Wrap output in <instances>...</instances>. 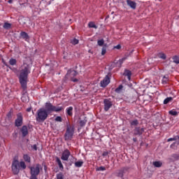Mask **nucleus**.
Returning a JSON list of instances; mask_svg holds the SVG:
<instances>
[{
  "mask_svg": "<svg viewBox=\"0 0 179 179\" xmlns=\"http://www.w3.org/2000/svg\"><path fill=\"white\" fill-rule=\"evenodd\" d=\"M70 76L72 78V76H76V75H78V72H76V71L73 70L71 71H68L66 76Z\"/></svg>",
  "mask_w": 179,
  "mask_h": 179,
  "instance_id": "20",
  "label": "nucleus"
},
{
  "mask_svg": "<svg viewBox=\"0 0 179 179\" xmlns=\"http://www.w3.org/2000/svg\"><path fill=\"white\" fill-rule=\"evenodd\" d=\"M96 171H106V167L104 166H99L96 169Z\"/></svg>",
  "mask_w": 179,
  "mask_h": 179,
  "instance_id": "31",
  "label": "nucleus"
},
{
  "mask_svg": "<svg viewBox=\"0 0 179 179\" xmlns=\"http://www.w3.org/2000/svg\"><path fill=\"white\" fill-rule=\"evenodd\" d=\"M153 166H155V167H162V166H163V163H162V162H154Z\"/></svg>",
  "mask_w": 179,
  "mask_h": 179,
  "instance_id": "23",
  "label": "nucleus"
},
{
  "mask_svg": "<svg viewBox=\"0 0 179 179\" xmlns=\"http://www.w3.org/2000/svg\"><path fill=\"white\" fill-rule=\"evenodd\" d=\"M88 27H90L91 29H97V27L94 22H89Z\"/></svg>",
  "mask_w": 179,
  "mask_h": 179,
  "instance_id": "24",
  "label": "nucleus"
},
{
  "mask_svg": "<svg viewBox=\"0 0 179 179\" xmlns=\"http://www.w3.org/2000/svg\"><path fill=\"white\" fill-rule=\"evenodd\" d=\"M124 169H120V170L116 171L115 174L116 177H120V178H124Z\"/></svg>",
  "mask_w": 179,
  "mask_h": 179,
  "instance_id": "14",
  "label": "nucleus"
},
{
  "mask_svg": "<svg viewBox=\"0 0 179 179\" xmlns=\"http://www.w3.org/2000/svg\"><path fill=\"white\" fill-rule=\"evenodd\" d=\"M73 108L72 106H69L66 109V113L69 117H72L73 115Z\"/></svg>",
  "mask_w": 179,
  "mask_h": 179,
  "instance_id": "16",
  "label": "nucleus"
},
{
  "mask_svg": "<svg viewBox=\"0 0 179 179\" xmlns=\"http://www.w3.org/2000/svg\"><path fill=\"white\" fill-rule=\"evenodd\" d=\"M127 3L128 6H130L131 9H136V3L131 0H127Z\"/></svg>",
  "mask_w": 179,
  "mask_h": 179,
  "instance_id": "13",
  "label": "nucleus"
},
{
  "mask_svg": "<svg viewBox=\"0 0 179 179\" xmlns=\"http://www.w3.org/2000/svg\"><path fill=\"white\" fill-rule=\"evenodd\" d=\"M56 162L59 166V169H60L62 171L64 170V165L62 164V162H61V159H59V157L56 158Z\"/></svg>",
  "mask_w": 179,
  "mask_h": 179,
  "instance_id": "18",
  "label": "nucleus"
},
{
  "mask_svg": "<svg viewBox=\"0 0 179 179\" xmlns=\"http://www.w3.org/2000/svg\"><path fill=\"white\" fill-rule=\"evenodd\" d=\"M106 52H107V48H106V47H103L102 51H101V55H106Z\"/></svg>",
  "mask_w": 179,
  "mask_h": 179,
  "instance_id": "39",
  "label": "nucleus"
},
{
  "mask_svg": "<svg viewBox=\"0 0 179 179\" xmlns=\"http://www.w3.org/2000/svg\"><path fill=\"white\" fill-rule=\"evenodd\" d=\"M13 1L12 0H9L8 1V3H12Z\"/></svg>",
  "mask_w": 179,
  "mask_h": 179,
  "instance_id": "49",
  "label": "nucleus"
},
{
  "mask_svg": "<svg viewBox=\"0 0 179 179\" xmlns=\"http://www.w3.org/2000/svg\"><path fill=\"white\" fill-rule=\"evenodd\" d=\"M71 43L73 44L74 45H76V44H78L79 43V40L74 38L71 41Z\"/></svg>",
  "mask_w": 179,
  "mask_h": 179,
  "instance_id": "38",
  "label": "nucleus"
},
{
  "mask_svg": "<svg viewBox=\"0 0 179 179\" xmlns=\"http://www.w3.org/2000/svg\"><path fill=\"white\" fill-rule=\"evenodd\" d=\"M122 85H120L117 88L115 89V92L116 93H121V90H122Z\"/></svg>",
  "mask_w": 179,
  "mask_h": 179,
  "instance_id": "33",
  "label": "nucleus"
},
{
  "mask_svg": "<svg viewBox=\"0 0 179 179\" xmlns=\"http://www.w3.org/2000/svg\"><path fill=\"white\" fill-rule=\"evenodd\" d=\"M21 100L26 103V101H29V97L24 95L21 97Z\"/></svg>",
  "mask_w": 179,
  "mask_h": 179,
  "instance_id": "34",
  "label": "nucleus"
},
{
  "mask_svg": "<svg viewBox=\"0 0 179 179\" xmlns=\"http://www.w3.org/2000/svg\"><path fill=\"white\" fill-rule=\"evenodd\" d=\"M3 64L6 65V66H8V64L6 62H3Z\"/></svg>",
  "mask_w": 179,
  "mask_h": 179,
  "instance_id": "50",
  "label": "nucleus"
},
{
  "mask_svg": "<svg viewBox=\"0 0 179 179\" xmlns=\"http://www.w3.org/2000/svg\"><path fill=\"white\" fill-rule=\"evenodd\" d=\"M101 87H106L110 83V77L106 76V77L101 81Z\"/></svg>",
  "mask_w": 179,
  "mask_h": 179,
  "instance_id": "10",
  "label": "nucleus"
},
{
  "mask_svg": "<svg viewBox=\"0 0 179 179\" xmlns=\"http://www.w3.org/2000/svg\"><path fill=\"white\" fill-rule=\"evenodd\" d=\"M173 61L174 64H179V57L178 56H174L173 57Z\"/></svg>",
  "mask_w": 179,
  "mask_h": 179,
  "instance_id": "27",
  "label": "nucleus"
},
{
  "mask_svg": "<svg viewBox=\"0 0 179 179\" xmlns=\"http://www.w3.org/2000/svg\"><path fill=\"white\" fill-rule=\"evenodd\" d=\"M75 166H76V167H82V166H83V162L78 161L75 163Z\"/></svg>",
  "mask_w": 179,
  "mask_h": 179,
  "instance_id": "28",
  "label": "nucleus"
},
{
  "mask_svg": "<svg viewBox=\"0 0 179 179\" xmlns=\"http://www.w3.org/2000/svg\"><path fill=\"white\" fill-rule=\"evenodd\" d=\"M63 109L62 107L53 106L52 103L50 102H46L45 104V110L49 115L52 112L59 113V111H62Z\"/></svg>",
  "mask_w": 179,
  "mask_h": 179,
  "instance_id": "4",
  "label": "nucleus"
},
{
  "mask_svg": "<svg viewBox=\"0 0 179 179\" xmlns=\"http://www.w3.org/2000/svg\"><path fill=\"white\" fill-rule=\"evenodd\" d=\"M114 48H115L116 50H120L121 45H117L115 46Z\"/></svg>",
  "mask_w": 179,
  "mask_h": 179,
  "instance_id": "43",
  "label": "nucleus"
},
{
  "mask_svg": "<svg viewBox=\"0 0 179 179\" xmlns=\"http://www.w3.org/2000/svg\"><path fill=\"white\" fill-rule=\"evenodd\" d=\"M73 132H75V129L72 127H67L66 131L65 134V140L71 141L73 136Z\"/></svg>",
  "mask_w": 179,
  "mask_h": 179,
  "instance_id": "6",
  "label": "nucleus"
},
{
  "mask_svg": "<svg viewBox=\"0 0 179 179\" xmlns=\"http://www.w3.org/2000/svg\"><path fill=\"white\" fill-rule=\"evenodd\" d=\"M133 141H134V142H136V138H134Z\"/></svg>",
  "mask_w": 179,
  "mask_h": 179,
  "instance_id": "51",
  "label": "nucleus"
},
{
  "mask_svg": "<svg viewBox=\"0 0 179 179\" xmlns=\"http://www.w3.org/2000/svg\"><path fill=\"white\" fill-rule=\"evenodd\" d=\"M170 101H173V97H167L164 100V104H169Z\"/></svg>",
  "mask_w": 179,
  "mask_h": 179,
  "instance_id": "25",
  "label": "nucleus"
},
{
  "mask_svg": "<svg viewBox=\"0 0 179 179\" xmlns=\"http://www.w3.org/2000/svg\"><path fill=\"white\" fill-rule=\"evenodd\" d=\"M42 167L40 164H37L30 167V173L31 176H38L40 174V170H41Z\"/></svg>",
  "mask_w": 179,
  "mask_h": 179,
  "instance_id": "5",
  "label": "nucleus"
},
{
  "mask_svg": "<svg viewBox=\"0 0 179 179\" xmlns=\"http://www.w3.org/2000/svg\"><path fill=\"white\" fill-rule=\"evenodd\" d=\"M27 113H30V111H31V108H27Z\"/></svg>",
  "mask_w": 179,
  "mask_h": 179,
  "instance_id": "48",
  "label": "nucleus"
},
{
  "mask_svg": "<svg viewBox=\"0 0 179 179\" xmlns=\"http://www.w3.org/2000/svg\"><path fill=\"white\" fill-rule=\"evenodd\" d=\"M123 75L124 76H127V79L131 80V76H132V73L131 71L125 69Z\"/></svg>",
  "mask_w": 179,
  "mask_h": 179,
  "instance_id": "15",
  "label": "nucleus"
},
{
  "mask_svg": "<svg viewBox=\"0 0 179 179\" xmlns=\"http://www.w3.org/2000/svg\"><path fill=\"white\" fill-rule=\"evenodd\" d=\"M20 36L25 41H29L30 40V36H29V34H27V33L25 31H21Z\"/></svg>",
  "mask_w": 179,
  "mask_h": 179,
  "instance_id": "11",
  "label": "nucleus"
},
{
  "mask_svg": "<svg viewBox=\"0 0 179 179\" xmlns=\"http://www.w3.org/2000/svg\"><path fill=\"white\" fill-rule=\"evenodd\" d=\"M71 80H72V82H78L79 80H78L76 78H71Z\"/></svg>",
  "mask_w": 179,
  "mask_h": 179,
  "instance_id": "46",
  "label": "nucleus"
},
{
  "mask_svg": "<svg viewBox=\"0 0 179 179\" xmlns=\"http://www.w3.org/2000/svg\"><path fill=\"white\" fill-rule=\"evenodd\" d=\"M57 179H64V175L62 173L57 174Z\"/></svg>",
  "mask_w": 179,
  "mask_h": 179,
  "instance_id": "37",
  "label": "nucleus"
},
{
  "mask_svg": "<svg viewBox=\"0 0 179 179\" xmlns=\"http://www.w3.org/2000/svg\"><path fill=\"white\" fill-rule=\"evenodd\" d=\"M167 82H169V78L167 77H166V76H164V78L162 79L163 85L167 84Z\"/></svg>",
  "mask_w": 179,
  "mask_h": 179,
  "instance_id": "35",
  "label": "nucleus"
},
{
  "mask_svg": "<svg viewBox=\"0 0 179 179\" xmlns=\"http://www.w3.org/2000/svg\"><path fill=\"white\" fill-rule=\"evenodd\" d=\"M104 110L108 111L113 107V101L110 99H106L103 100Z\"/></svg>",
  "mask_w": 179,
  "mask_h": 179,
  "instance_id": "7",
  "label": "nucleus"
},
{
  "mask_svg": "<svg viewBox=\"0 0 179 179\" xmlns=\"http://www.w3.org/2000/svg\"><path fill=\"white\" fill-rule=\"evenodd\" d=\"M55 121H56V122H62V117L61 116H57Z\"/></svg>",
  "mask_w": 179,
  "mask_h": 179,
  "instance_id": "32",
  "label": "nucleus"
},
{
  "mask_svg": "<svg viewBox=\"0 0 179 179\" xmlns=\"http://www.w3.org/2000/svg\"><path fill=\"white\" fill-rule=\"evenodd\" d=\"M145 132V129L141 127H136L134 129V134L135 135H142Z\"/></svg>",
  "mask_w": 179,
  "mask_h": 179,
  "instance_id": "12",
  "label": "nucleus"
},
{
  "mask_svg": "<svg viewBox=\"0 0 179 179\" xmlns=\"http://www.w3.org/2000/svg\"><path fill=\"white\" fill-rule=\"evenodd\" d=\"M108 155V152H104L102 155L103 156H107Z\"/></svg>",
  "mask_w": 179,
  "mask_h": 179,
  "instance_id": "47",
  "label": "nucleus"
},
{
  "mask_svg": "<svg viewBox=\"0 0 179 179\" xmlns=\"http://www.w3.org/2000/svg\"><path fill=\"white\" fill-rule=\"evenodd\" d=\"M171 115H178V113L176 110H172L169 111Z\"/></svg>",
  "mask_w": 179,
  "mask_h": 179,
  "instance_id": "36",
  "label": "nucleus"
},
{
  "mask_svg": "<svg viewBox=\"0 0 179 179\" xmlns=\"http://www.w3.org/2000/svg\"><path fill=\"white\" fill-rule=\"evenodd\" d=\"M48 112L45 110V108H41L36 112V120L38 122H44L48 118Z\"/></svg>",
  "mask_w": 179,
  "mask_h": 179,
  "instance_id": "2",
  "label": "nucleus"
},
{
  "mask_svg": "<svg viewBox=\"0 0 179 179\" xmlns=\"http://www.w3.org/2000/svg\"><path fill=\"white\" fill-rule=\"evenodd\" d=\"M125 59V58H122L121 59H120L118 62H117V64H120V65H121L122 64V62H124V60Z\"/></svg>",
  "mask_w": 179,
  "mask_h": 179,
  "instance_id": "41",
  "label": "nucleus"
},
{
  "mask_svg": "<svg viewBox=\"0 0 179 179\" xmlns=\"http://www.w3.org/2000/svg\"><path fill=\"white\" fill-rule=\"evenodd\" d=\"M23 124V115L22 113L17 115V119L15 120V127H22Z\"/></svg>",
  "mask_w": 179,
  "mask_h": 179,
  "instance_id": "8",
  "label": "nucleus"
},
{
  "mask_svg": "<svg viewBox=\"0 0 179 179\" xmlns=\"http://www.w3.org/2000/svg\"><path fill=\"white\" fill-rule=\"evenodd\" d=\"M16 62H17L16 59H10L9 60V64L10 65H12V66L16 65Z\"/></svg>",
  "mask_w": 179,
  "mask_h": 179,
  "instance_id": "29",
  "label": "nucleus"
},
{
  "mask_svg": "<svg viewBox=\"0 0 179 179\" xmlns=\"http://www.w3.org/2000/svg\"><path fill=\"white\" fill-rule=\"evenodd\" d=\"M172 157H173V159H178V155H177V154H173Z\"/></svg>",
  "mask_w": 179,
  "mask_h": 179,
  "instance_id": "44",
  "label": "nucleus"
},
{
  "mask_svg": "<svg viewBox=\"0 0 179 179\" xmlns=\"http://www.w3.org/2000/svg\"><path fill=\"white\" fill-rule=\"evenodd\" d=\"M178 139H179V136H175L173 138H170L167 140V142H171L173 141H177Z\"/></svg>",
  "mask_w": 179,
  "mask_h": 179,
  "instance_id": "26",
  "label": "nucleus"
},
{
  "mask_svg": "<svg viewBox=\"0 0 179 179\" xmlns=\"http://www.w3.org/2000/svg\"><path fill=\"white\" fill-rule=\"evenodd\" d=\"M31 148L34 149V150H37V145L34 144L31 145Z\"/></svg>",
  "mask_w": 179,
  "mask_h": 179,
  "instance_id": "42",
  "label": "nucleus"
},
{
  "mask_svg": "<svg viewBox=\"0 0 179 179\" xmlns=\"http://www.w3.org/2000/svg\"><path fill=\"white\" fill-rule=\"evenodd\" d=\"M3 27L6 30H9V29H10L12 27V24L8 23V22H5L3 26Z\"/></svg>",
  "mask_w": 179,
  "mask_h": 179,
  "instance_id": "21",
  "label": "nucleus"
},
{
  "mask_svg": "<svg viewBox=\"0 0 179 179\" xmlns=\"http://www.w3.org/2000/svg\"><path fill=\"white\" fill-rule=\"evenodd\" d=\"M138 120H133L131 122V125H138Z\"/></svg>",
  "mask_w": 179,
  "mask_h": 179,
  "instance_id": "40",
  "label": "nucleus"
},
{
  "mask_svg": "<svg viewBox=\"0 0 179 179\" xmlns=\"http://www.w3.org/2000/svg\"><path fill=\"white\" fill-rule=\"evenodd\" d=\"M30 65L27 63H24L19 71V80L22 89H26L27 87V78L30 73Z\"/></svg>",
  "mask_w": 179,
  "mask_h": 179,
  "instance_id": "1",
  "label": "nucleus"
},
{
  "mask_svg": "<svg viewBox=\"0 0 179 179\" xmlns=\"http://www.w3.org/2000/svg\"><path fill=\"white\" fill-rule=\"evenodd\" d=\"M69 156H71V152L69 151V150H65L62 155V160H64L65 162H67V160L69 159Z\"/></svg>",
  "mask_w": 179,
  "mask_h": 179,
  "instance_id": "9",
  "label": "nucleus"
},
{
  "mask_svg": "<svg viewBox=\"0 0 179 179\" xmlns=\"http://www.w3.org/2000/svg\"><path fill=\"white\" fill-rule=\"evenodd\" d=\"M23 159L24 162H26L27 163H30L31 162V159L30 158V156H29V155L27 154H24L23 155Z\"/></svg>",
  "mask_w": 179,
  "mask_h": 179,
  "instance_id": "19",
  "label": "nucleus"
},
{
  "mask_svg": "<svg viewBox=\"0 0 179 179\" xmlns=\"http://www.w3.org/2000/svg\"><path fill=\"white\" fill-rule=\"evenodd\" d=\"M30 179H37V176L31 175Z\"/></svg>",
  "mask_w": 179,
  "mask_h": 179,
  "instance_id": "45",
  "label": "nucleus"
},
{
  "mask_svg": "<svg viewBox=\"0 0 179 179\" xmlns=\"http://www.w3.org/2000/svg\"><path fill=\"white\" fill-rule=\"evenodd\" d=\"M98 45L100 47L103 46L104 45V39H101L97 41Z\"/></svg>",
  "mask_w": 179,
  "mask_h": 179,
  "instance_id": "30",
  "label": "nucleus"
},
{
  "mask_svg": "<svg viewBox=\"0 0 179 179\" xmlns=\"http://www.w3.org/2000/svg\"><path fill=\"white\" fill-rule=\"evenodd\" d=\"M21 132L23 136H26L27 134H29V130L27 129V127L23 126L22 127Z\"/></svg>",
  "mask_w": 179,
  "mask_h": 179,
  "instance_id": "17",
  "label": "nucleus"
},
{
  "mask_svg": "<svg viewBox=\"0 0 179 179\" xmlns=\"http://www.w3.org/2000/svg\"><path fill=\"white\" fill-rule=\"evenodd\" d=\"M19 166L21 167L22 170H25L27 167L26 163H24V162L23 161L20 162H19V161L17 160L13 161L12 164V167H11L13 174L15 175L19 174V172L20 171V169H19Z\"/></svg>",
  "mask_w": 179,
  "mask_h": 179,
  "instance_id": "3",
  "label": "nucleus"
},
{
  "mask_svg": "<svg viewBox=\"0 0 179 179\" xmlns=\"http://www.w3.org/2000/svg\"><path fill=\"white\" fill-rule=\"evenodd\" d=\"M158 58H160L161 59H166L167 57L166 56V54L163 52H160L157 55Z\"/></svg>",
  "mask_w": 179,
  "mask_h": 179,
  "instance_id": "22",
  "label": "nucleus"
}]
</instances>
